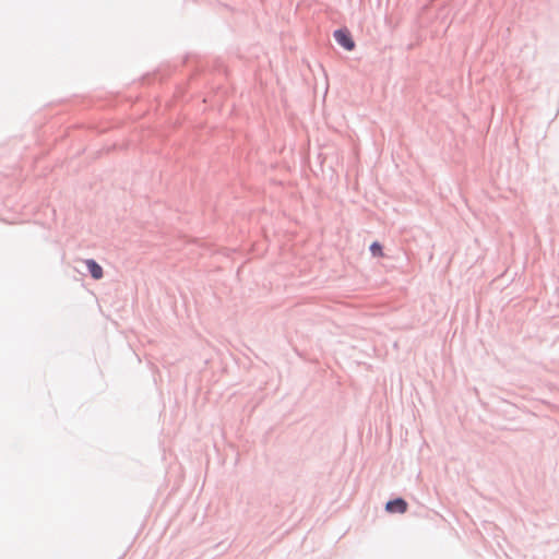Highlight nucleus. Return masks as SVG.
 Instances as JSON below:
<instances>
[{
    "mask_svg": "<svg viewBox=\"0 0 559 559\" xmlns=\"http://www.w3.org/2000/svg\"><path fill=\"white\" fill-rule=\"evenodd\" d=\"M370 251L372 252L373 255H378V257H382L383 255L382 247H381V245L379 242H373L370 246Z\"/></svg>",
    "mask_w": 559,
    "mask_h": 559,
    "instance_id": "4",
    "label": "nucleus"
},
{
    "mask_svg": "<svg viewBox=\"0 0 559 559\" xmlns=\"http://www.w3.org/2000/svg\"><path fill=\"white\" fill-rule=\"evenodd\" d=\"M334 38L346 50H353L355 48V43H354L349 32L346 29L335 31Z\"/></svg>",
    "mask_w": 559,
    "mask_h": 559,
    "instance_id": "1",
    "label": "nucleus"
},
{
    "mask_svg": "<svg viewBox=\"0 0 559 559\" xmlns=\"http://www.w3.org/2000/svg\"><path fill=\"white\" fill-rule=\"evenodd\" d=\"M85 264L93 278L100 280L103 277V269L96 261L88 259L85 261Z\"/></svg>",
    "mask_w": 559,
    "mask_h": 559,
    "instance_id": "3",
    "label": "nucleus"
},
{
    "mask_svg": "<svg viewBox=\"0 0 559 559\" xmlns=\"http://www.w3.org/2000/svg\"><path fill=\"white\" fill-rule=\"evenodd\" d=\"M388 512L391 513H404L407 509V503L405 500L399 498L392 501H389L385 506Z\"/></svg>",
    "mask_w": 559,
    "mask_h": 559,
    "instance_id": "2",
    "label": "nucleus"
}]
</instances>
